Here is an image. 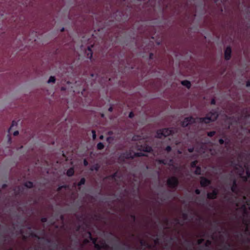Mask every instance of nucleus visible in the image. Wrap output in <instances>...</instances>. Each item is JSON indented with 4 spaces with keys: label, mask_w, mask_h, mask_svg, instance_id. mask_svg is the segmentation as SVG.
Segmentation results:
<instances>
[{
    "label": "nucleus",
    "mask_w": 250,
    "mask_h": 250,
    "mask_svg": "<svg viewBox=\"0 0 250 250\" xmlns=\"http://www.w3.org/2000/svg\"><path fill=\"white\" fill-rule=\"evenodd\" d=\"M218 112L215 110H212L208 113L205 117H200L198 118L199 123L209 124L210 122H214L218 117Z\"/></svg>",
    "instance_id": "f257e3e1"
},
{
    "label": "nucleus",
    "mask_w": 250,
    "mask_h": 250,
    "mask_svg": "<svg viewBox=\"0 0 250 250\" xmlns=\"http://www.w3.org/2000/svg\"><path fill=\"white\" fill-rule=\"evenodd\" d=\"M173 130L171 128H165L159 129L157 131L156 136L158 138H162V137H167L173 134Z\"/></svg>",
    "instance_id": "f03ea898"
},
{
    "label": "nucleus",
    "mask_w": 250,
    "mask_h": 250,
    "mask_svg": "<svg viewBox=\"0 0 250 250\" xmlns=\"http://www.w3.org/2000/svg\"><path fill=\"white\" fill-rule=\"evenodd\" d=\"M167 185L170 188L176 189L179 184L178 178L175 176H171L167 180Z\"/></svg>",
    "instance_id": "7ed1b4c3"
},
{
    "label": "nucleus",
    "mask_w": 250,
    "mask_h": 250,
    "mask_svg": "<svg viewBox=\"0 0 250 250\" xmlns=\"http://www.w3.org/2000/svg\"><path fill=\"white\" fill-rule=\"evenodd\" d=\"M134 153L131 151H126L122 153L119 157V160L122 162H124L126 159H133Z\"/></svg>",
    "instance_id": "20e7f679"
},
{
    "label": "nucleus",
    "mask_w": 250,
    "mask_h": 250,
    "mask_svg": "<svg viewBox=\"0 0 250 250\" xmlns=\"http://www.w3.org/2000/svg\"><path fill=\"white\" fill-rule=\"evenodd\" d=\"M196 123V119L192 116L185 118L181 122V126L183 127L188 126L189 125Z\"/></svg>",
    "instance_id": "39448f33"
},
{
    "label": "nucleus",
    "mask_w": 250,
    "mask_h": 250,
    "mask_svg": "<svg viewBox=\"0 0 250 250\" xmlns=\"http://www.w3.org/2000/svg\"><path fill=\"white\" fill-rule=\"evenodd\" d=\"M200 185L203 188L207 187L209 186L211 184V181L210 180L204 177L201 176L200 178Z\"/></svg>",
    "instance_id": "423d86ee"
},
{
    "label": "nucleus",
    "mask_w": 250,
    "mask_h": 250,
    "mask_svg": "<svg viewBox=\"0 0 250 250\" xmlns=\"http://www.w3.org/2000/svg\"><path fill=\"white\" fill-rule=\"evenodd\" d=\"M218 194V191L217 189L214 188L212 192H208L207 194V198L208 199H216Z\"/></svg>",
    "instance_id": "0eeeda50"
},
{
    "label": "nucleus",
    "mask_w": 250,
    "mask_h": 250,
    "mask_svg": "<svg viewBox=\"0 0 250 250\" xmlns=\"http://www.w3.org/2000/svg\"><path fill=\"white\" fill-rule=\"evenodd\" d=\"M94 247L97 250H101L102 249L108 250L109 249V247L104 242L102 241L101 244L100 245L98 243L94 244Z\"/></svg>",
    "instance_id": "6e6552de"
},
{
    "label": "nucleus",
    "mask_w": 250,
    "mask_h": 250,
    "mask_svg": "<svg viewBox=\"0 0 250 250\" xmlns=\"http://www.w3.org/2000/svg\"><path fill=\"white\" fill-rule=\"evenodd\" d=\"M231 48L230 46H227L224 52V57L226 61H229L230 59L231 56Z\"/></svg>",
    "instance_id": "1a4fd4ad"
},
{
    "label": "nucleus",
    "mask_w": 250,
    "mask_h": 250,
    "mask_svg": "<svg viewBox=\"0 0 250 250\" xmlns=\"http://www.w3.org/2000/svg\"><path fill=\"white\" fill-rule=\"evenodd\" d=\"M231 190L233 193L236 194L239 193L238 186L237 183V181L235 179H234L232 181V185L231 187Z\"/></svg>",
    "instance_id": "9d476101"
},
{
    "label": "nucleus",
    "mask_w": 250,
    "mask_h": 250,
    "mask_svg": "<svg viewBox=\"0 0 250 250\" xmlns=\"http://www.w3.org/2000/svg\"><path fill=\"white\" fill-rule=\"evenodd\" d=\"M92 47H93V45L88 46L87 47V50L86 52L87 58L90 60L92 59L93 56V53L91 49Z\"/></svg>",
    "instance_id": "9b49d317"
},
{
    "label": "nucleus",
    "mask_w": 250,
    "mask_h": 250,
    "mask_svg": "<svg viewBox=\"0 0 250 250\" xmlns=\"http://www.w3.org/2000/svg\"><path fill=\"white\" fill-rule=\"evenodd\" d=\"M181 84L186 86L187 88L189 89L191 87V84L190 81L188 80H184L181 81Z\"/></svg>",
    "instance_id": "f8f14e48"
},
{
    "label": "nucleus",
    "mask_w": 250,
    "mask_h": 250,
    "mask_svg": "<svg viewBox=\"0 0 250 250\" xmlns=\"http://www.w3.org/2000/svg\"><path fill=\"white\" fill-rule=\"evenodd\" d=\"M87 233L88 235V238L90 241H91L92 243L94 245L95 243H97V238H94L92 237L91 233L90 231H87Z\"/></svg>",
    "instance_id": "ddd939ff"
},
{
    "label": "nucleus",
    "mask_w": 250,
    "mask_h": 250,
    "mask_svg": "<svg viewBox=\"0 0 250 250\" xmlns=\"http://www.w3.org/2000/svg\"><path fill=\"white\" fill-rule=\"evenodd\" d=\"M74 169L73 167H70L66 171V175L69 177L72 176L74 175Z\"/></svg>",
    "instance_id": "4468645a"
},
{
    "label": "nucleus",
    "mask_w": 250,
    "mask_h": 250,
    "mask_svg": "<svg viewBox=\"0 0 250 250\" xmlns=\"http://www.w3.org/2000/svg\"><path fill=\"white\" fill-rule=\"evenodd\" d=\"M24 186L28 188H31L33 187V183L31 181H27L24 183Z\"/></svg>",
    "instance_id": "2eb2a0df"
},
{
    "label": "nucleus",
    "mask_w": 250,
    "mask_h": 250,
    "mask_svg": "<svg viewBox=\"0 0 250 250\" xmlns=\"http://www.w3.org/2000/svg\"><path fill=\"white\" fill-rule=\"evenodd\" d=\"M30 236L32 237L36 238L38 239H44V237L41 238V237H39L35 232H34L33 231H31V232L30 233Z\"/></svg>",
    "instance_id": "dca6fc26"
},
{
    "label": "nucleus",
    "mask_w": 250,
    "mask_h": 250,
    "mask_svg": "<svg viewBox=\"0 0 250 250\" xmlns=\"http://www.w3.org/2000/svg\"><path fill=\"white\" fill-rule=\"evenodd\" d=\"M100 168V166L98 164H96L93 166H92L90 168V170L91 171H94L95 170L96 171H98Z\"/></svg>",
    "instance_id": "f3484780"
},
{
    "label": "nucleus",
    "mask_w": 250,
    "mask_h": 250,
    "mask_svg": "<svg viewBox=\"0 0 250 250\" xmlns=\"http://www.w3.org/2000/svg\"><path fill=\"white\" fill-rule=\"evenodd\" d=\"M23 189L20 187H18L15 190L16 195H19L21 194L22 192Z\"/></svg>",
    "instance_id": "a211bd4d"
},
{
    "label": "nucleus",
    "mask_w": 250,
    "mask_h": 250,
    "mask_svg": "<svg viewBox=\"0 0 250 250\" xmlns=\"http://www.w3.org/2000/svg\"><path fill=\"white\" fill-rule=\"evenodd\" d=\"M118 177V172H116L113 174L110 175L107 177L108 179L114 180L116 181V178Z\"/></svg>",
    "instance_id": "6ab92c4d"
},
{
    "label": "nucleus",
    "mask_w": 250,
    "mask_h": 250,
    "mask_svg": "<svg viewBox=\"0 0 250 250\" xmlns=\"http://www.w3.org/2000/svg\"><path fill=\"white\" fill-rule=\"evenodd\" d=\"M113 249L115 250H125V247H121L119 245H115Z\"/></svg>",
    "instance_id": "aec40b11"
},
{
    "label": "nucleus",
    "mask_w": 250,
    "mask_h": 250,
    "mask_svg": "<svg viewBox=\"0 0 250 250\" xmlns=\"http://www.w3.org/2000/svg\"><path fill=\"white\" fill-rule=\"evenodd\" d=\"M196 169L194 171V173L196 175H201V167L199 166L196 167Z\"/></svg>",
    "instance_id": "412c9836"
},
{
    "label": "nucleus",
    "mask_w": 250,
    "mask_h": 250,
    "mask_svg": "<svg viewBox=\"0 0 250 250\" xmlns=\"http://www.w3.org/2000/svg\"><path fill=\"white\" fill-rule=\"evenodd\" d=\"M158 162L160 164H163L165 165H169V164L167 163V160H166V159H164L158 160Z\"/></svg>",
    "instance_id": "4be33fe9"
},
{
    "label": "nucleus",
    "mask_w": 250,
    "mask_h": 250,
    "mask_svg": "<svg viewBox=\"0 0 250 250\" xmlns=\"http://www.w3.org/2000/svg\"><path fill=\"white\" fill-rule=\"evenodd\" d=\"M104 146L103 143L100 142L97 145V148L98 150H102L104 149Z\"/></svg>",
    "instance_id": "5701e85b"
},
{
    "label": "nucleus",
    "mask_w": 250,
    "mask_h": 250,
    "mask_svg": "<svg viewBox=\"0 0 250 250\" xmlns=\"http://www.w3.org/2000/svg\"><path fill=\"white\" fill-rule=\"evenodd\" d=\"M140 244L142 246H146L149 248H150V246L147 242L145 241L144 240H141L140 241Z\"/></svg>",
    "instance_id": "b1692460"
},
{
    "label": "nucleus",
    "mask_w": 250,
    "mask_h": 250,
    "mask_svg": "<svg viewBox=\"0 0 250 250\" xmlns=\"http://www.w3.org/2000/svg\"><path fill=\"white\" fill-rule=\"evenodd\" d=\"M134 157H141V156H146L145 154L143 152H135L134 153Z\"/></svg>",
    "instance_id": "393cba45"
},
{
    "label": "nucleus",
    "mask_w": 250,
    "mask_h": 250,
    "mask_svg": "<svg viewBox=\"0 0 250 250\" xmlns=\"http://www.w3.org/2000/svg\"><path fill=\"white\" fill-rule=\"evenodd\" d=\"M143 150L145 152H150L152 150V148L149 146H146L143 148Z\"/></svg>",
    "instance_id": "a878e982"
},
{
    "label": "nucleus",
    "mask_w": 250,
    "mask_h": 250,
    "mask_svg": "<svg viewBox=\"0 0 250 250\" xmlns=\"http://www.w3.org/2000/svg\"><path fill=\"white\" fill-rule=\"evenodd\" d=\"M56 81V78L54 76H50L49 79H48L47 83H55Z\"/></svg>",
    "instance_id": "bb28decb"
},
{
    "label": "nucleus",
    "mask_w": 250,
    "mask_h": 250,
    "mask_svg": "<svg viewBox=\"0 0 250 250\" xmlns=\"http://www.w3.org/2000/svg\"><path fill=\"white\" fill-rule=\"evenodd\" d=\"M85 183V179L84 178H82L81 179L80 182L78 183V186H81L83 185H84Z\"/></svg>",
    "instance_id": "cd10ccee"
},
{
    "label": "nucleus",
    "mask_w": 250,
    "mask_h": 250,
    "mask_svg": "<svg viewBox=\"0 0 250 250\" xmlns=\"http://www.w3.org/2000/svg\"><path fill=\"white\" fill-rule=\"evenodd\" d=\"M17 123L15 121H13L12 122L11 125L10 126V128H9V130H8L9 132H10L12 128L14 126H17Z\"/></svg>",
    "instance_id": "c85d7f7f"
},
{
    "label": "nucleus",
    "mask_w": 250,
    "mask_h": 250,
    "mask_svg": "<svg viewBox=\"0 0 250 250\" xmlns=\"http://www.w3.org/2000/svg\"><path fill=\"white\" fill-rule=\"evenodd\" d=\"M198 163V161L197 160H195L192 161L190 164V166L192 168L196 167H197L196 165Z\"/></svg>",
    "instance_id": "c756f323"
},
{
    "label": "nucleus",
    "mask_w": 250,
    "mask_h": 250,
    "mask_svg": "<svg viewBox=\"0 0 250 250\" xmlns=\"http://www.w3.org/2000/svg\"><path fill=\"white\" fill-rule=\"evenodd\" d=\"M67 187V186L65 185H62V186H59L58 188H57V191H58V192H60L61 191V190L63 189V188H66Z\"/></svg>",
    "instance_id": "7c9ffc66"
},
{
    "label": "nucleus",
    "mask_w": 250,
    "mask_h": 250,
    "mask_svg": "<svg viewBox=\"0 0 250 250\" xmlns=\"http://www.w3.org/2000/svg\"><path fill=\"white\" fill-rule=\"evenodd\" d=\"M215 134H216V132L215 131H212L208 132L207 133V135L208 136L211 137H213L214 135H215Z\"/></svg>",
    "instance_id": "2f4dec72"
},
{
    "label": "nucleus",
    "mask_w": 250,
    "mask_h": 250,
    "mask_svg": "<svg viewBox=\"0 0 250 250\" xmlns=\"http://www.w3.org/2000/svg\"><path fill=\"white\" fill-rule=\"evenodd\" d=\"M129 216L133 222H135L136 221V217L134 214H131Z\"/></svg>",
    "instance_id": "473e14b6"
},
{
    "label": "nucleus",
    "mask_w": 250,
    "mask_h": 250,
    "mask_svg": "<svg viewBox=\"0 0 250 250\" xmlns=\"http://www.w3.org/2000/svg\"><path fill=\"white\" fill-rule=\"evenodd\" d=\"M92 138L93 140H95L96 138V131L94 130H92Z\"/></svg>",
    "instance_id": "72a5a7b5"
},
{
    "label": "nucleus",
    "mask_w": 250,
    "mask_h": 250,
    "mask_svg": "<svg viewBox=\"0 0 250 250\" xmlns=\"http://www.w3.org/2000/svg\"><path fill=\"white\" fill-rule=\"evenodd\" d=\"M241 208L244 210V213L247 214L248 213L246 205H244L242 206Z\"/></svg>",
    "instance_id": "f704fd0d"
},
{
    "label": "nucleus",
    "mask_w": 250,
    "mask_h": 250,
    "mask_svg": "<svg viewBox=\"0 0 250 250\" xmlns=\"http://www.w3.org/2000/svg\"><path fill=\"white\" fill-rule=\"evenodd\" d=\"M171 147L169 146H167L165 148V150L167 152H170L171 151Z\"/></svg>",
    "instance_id": "c9c22d12"
},
{
    "label": "nucleus",
    "mask_w": 250,
    "mask_h": 250,
    "mask_svg": "<svg viewBox=\"0 0 250 250\" xmlns=\"http://www.w3.org/2000/svg\"><path fill=\"white\" fill-rule=\"evenodd\" d=\"M182 216H183V218L184 220H187L188 219V213H183Z\"/></svg>",
    "instance_id": "e433bc0d"
},
{
    "label": "nucleus",
    "mask_w": 250,
    "mask_h": 250,
    "mask_svg": "<svg viewBox=\"0 0 250 250\" xmlns=\"http://www.w3.org/2000/svg\"><path fill=\"white\" fill-rule=\"evenodd\" d=\"M211 244V241L209 240H208L206 241V243H205V246L206 247H208Z\"/></svg>",
    "instance_id": "4c0bfd02"
},
{
    "label": "nucleus",
    "mask_w": 250,
    "mask_h": 250,
    "mask_svg": "<svg viewBox=\"0 0 250 250\" xmlns=\"http://www.w3.org/2000/svg\"><path fill=\"white\" fill-rule=\"evenodd\" d=\"M204 241V239L203 238L199 239L197 240V244L198 245H201V244H202L203 243Z\"/></svg>",
    "instance_id": "58836bf2"
},
{
    "label": "nucleus",
    "mask_w": 250,
    "mask_h": 250,
    "mask_svg": "<svg viewBox=\"0 0 250 250\" xmlns=\"http://www.w3.org/2000/svg\"><path fill=\"white\" fill-rule=\"evenodd\" d=\"M174 221H175V223H176V224L180 225H181V226H182V225H183V223H181V222H180V221L179 219H178V218H175V219H174Z\"/></svg>",
    "instance_id": "ea45409f"
},
{
    "label": "nucleus",
    "mask_w": 250,
    "mask_h": 250,
    "mask_svg": "<svg viewBox=\"0 0 250 250\" xmlns=\"http://www.w3.org/2000/svg\"><path fill=\"white\" fill-rule=\"evenodd\" d=\"M41 221L42 223H46L47 221V218L45 217H42Z\"/></svg>",
    "instance_id": "a19ab883"
},
{
    "label": "nucleus",
    "mask_w": 250,
    "mask_h": 250,
    "mask_svg": "<svg viewBox=\"0 0 250 250\" xmlns=\"http://www.w3.org/2000/svg\"><path fill=\"white\" fill-rule=\"evenodd\" d=\"M134 116V114L133 112H130L128 115L129 118H132Z\"/></svg>",
    "instance_id": "79ce46f5"
},
{
    "label": "nucleus",
    "mask_w": 250,
    "mask_h": 250,
    "mask_svg": "<svg viewBox=\"0 0 250 250\" xmlns=\"http://www.w3.org/2000/svg\"><path fill=\"white\" fill-rule=\"evenodd\" d=\"M123 245L124 246H126V248L128 250H129L131 249V247L129 245H127V244H126L125 243H123Z\"/></svg>",
    "instance_id": "37998d69"
},
{
    "label": "nucleus",
    "mask_w": 250,
    "mask_h": 250,
    "mask_svg": "<svg viewBox=\"0 0 250 250\" xmlns=\"http://www.w3.org/2000/svg\"><path fill=\"white\" fill-rule=\"evenodd\" d=\"M219 143L220 145H223L225 143V141L223 139H220L219 140Z\"/></svg>",
    "instance_id": "c03bdc74"
},
{
    "label": "nucleus",
    "mask_w": 250,
    "mask_h": 250,
    "mask_svg": "<svg viewBox=\"0 0 250 250\" xmlns=\"http://www.w3.org/2000/svg\"><path fill=\"white\" fill-rule=\"evenodd\" d=\"M195 194H197V195H199V194H200V193H201V191H200V189H196L195 190Z\"/></svg>",
    "instance_id": "a18cd8bd"
},
{
    "label": "nucleus",
    "mask_w": 250,
    "mask_h": 250,
    "mask_svg": "<svg viewBox=\"0 0 250 250\" xmlns=\"http://www.w3.org/2000/svg\"><path fill=\"white\" fill-rule=\"evenodd\" d=\"M89 241L90 240H89V238L88 239L86 238V239H84L83 243L84 244H87V243H88L89 242Z\"/></svg>",
    "instance_id": "49530a36"
},
{
    "label": "nucleus",
    "mask_w": 250,
    "mask_h": 250,
    "mask_svg": "<svg viewBox=\"0 0 250 250\" xmlns=\"http://www.w3.org/2000/svg\"><path fill=\"white\" fill-rule=\"evenodd\" d=\"M159 242V239L157 237L154 240V243L155 244H158Z\"/></svg>",
    "instance_id": "de8ad7c7"
},
{
    "label": "nucleus",
    "mask_w": 250,
    "mask_h": 250,
    "mask_svg": "<svg viewBox=\"0 0 250 250\" xmlns=\"http://www.w3.org/2000/svg\"><path fill=\"white\" fill-rule=\"evenodd\" d=\"M88 164L87 161L85 159L83 160V165L84 166H87Z\"/></svg>",
    "instance_id": "09e8293b"
},
{
    "label": "nucleus",
    "mask_w": 250,
    "mask_h": 250,
    "mask_svg": "<svg viewBox=\"0 0 250 250\" xmlns=\"http://www.w3.org/2000/svg\"><path fill=\"white\" fill-rule=\"evenodd\" d=\"M211 104H216V101L214 99H212L210 102Z\"/></svg>",
    "instance_id": "8fccbe9b"
},
{
    "label": "nucleus",
    "mask_w": 250,
    "mask_h": 250,
    "mask_svg": "<svg viewBox=\"0 0 250 250\" xmlns=\"http://www.w3.org/2000/svg\"><path fill=\"white\" fill-rule=\"evenodd\" d=\"M168 222H169L168 219L167 218H165V223L166 224V225H168Z\"/></svg>",
    "instance_id": "3c124183"
},
{
    "label": "nucleus",
    "mask_w": 250,
    "mask_h": 250,
    "mask_svg": "<svg viewBox=\"0 0 250 250\" xmlns=\"http://www.w3.org/2000/svg\"><path fill=\"white\" fill-rule=\"evenodd\" d=\"M60 220L63 221L64 219V217L63 215H61L60 216Z\"/></svg>",
    "instance_id": "603ef678"
},
{
    "label": "nucleus",
    "mask_w": 250,
    "mask_h": 250,
    "mask_svg": "<svg viewBox=\"0 0 250 250\" xmlns=\"http://www.w3.org/2000/svg\"><path fill=\"white\" fill-rule=\"evenodd\" d=\"M19 131L16 130L14 132L13 135H14V136H17L19 134Z\"/></svg>",
    "instance_id": "864d4df0"
},
{
    "label": "nucleus",
    "mask_w": 250,
    "mask_h": 250,
    "mask_svg": "<svg viewBox=\"0 0 250 250\" xmlns=\"http://www.w3.org/2000/svg\"><path fill=\"white\" fill-rule=\"evenodd\" d=\"M246 86L247 87H250V81H248L246 82Z\"/></svg>",
    "instance_id": "5fc2aeb1"
},
{
    "label": "nucleus",
    "mask_w": 250,
    "mask_h": 250,
    "mask_svg": "<svg viewBox=\"0 0 250 250\" xmlns=\"http://www.w3.org/2000/svg\"><path fill=\"white\" fill-rule=\"evenodd\" d=\"M193 150H194V149H193V147L189 148L188 149V151L189 152H190V153L192 152L193 151Z\"/></svg>",
    "instance_id": "6e6d98bb"
},
{
    "label": "nucleus",
    "mask_w": 250,
    "mask_h": 250,
    "mask_svg": "<svg viewBox=\"0 0 250 250\" xmlns=\"http://www.w3.org/2000/svg\"><path fill=\"white\" fill-rule=\"evenodd\" d=\"M115 239L117 241H118V242H119V241H120V238H119L118 237H117V236H115Z\"/></svg>",
    "instance_id": "4d7b16f0"
},
{
    "label": "nucleus",
    "mask_w": 250,
    "mask_h": 250,
    "mask_svg": "<svg viewBox=\"0 0 250 250\" xmlns=\"http://www.w3.org/2000/svg\"><path fill=\"white\" fill-rule=\"evenodd\" d=\"M153 56V54L152 53H150V54H149V58L150 59H152Z\"/></svg>",
    "instance_id": "13d9d810"
},
{
    "label": "nucleus",
    "mask_w": 250,
    "mask_h": 250,
    "mask_svg": "<svg viewBox=\"0 0 250 250\" xmlns=\"http://www.w3.org/2000/svg\"><path fill=\"white\" fill-rule=\"evenodd\" d=\"M53 246L54 248H57L58 246V245L57 244L54 243Z\"/></svg>",
    "instance_id": "bf43d9fd"
},
{
    "label": "nucleus",
    "mask_w": 250,
    "mask_h": 250,
    "mask_svg": "<svg viewBox=\"0 0 250 250\" xmlns=\"http://www.w3.org/2000/svg\"><path fill=\"white\" fill-rule=\"evenodd\" d=\"M229 247H230V245H228V246L227 247L225 246V247H224V248H225V249L229 250Z\"/></svg>",
    "instance_id": "052dcab7"
},
{
    "label": "nucleus",
    "mask_w": 250,
    "mask_h": 250,
    "mask_svg": "<svg viewBox=\"0 0 250 250\" xmlns=\"http://www.w3.org/2000/svg\"><path fill=\"white\" fill-rule=\"evenodd\" d=\"M108 110L110 112H112L113 110V108L112 107H110L108 109Z\"/></svg>",
    "instance_id": "680f3d73"
},
{
    "label": "nucleus",
    "mask_w": 250,
    "mask_h": 250,
    "mask_svg": "<svg viewBox=\"0 0 250 250\" xmlns=\"http://www.w3.org/2000/svg\"><path fill=\"white\" fill-rule=\"evenodd\" d=\"M6 187H7V185H6V184H3V185H2V188H6Z\"/></svg>",
    "instance_id": "e2e57ef3"
},
{
    "label": "nucleus",
    "mask_w": 250,
    "mask_h": 250,
    "mask_svg": "<svg viewBox=\"0 0 250 250\" xmlns=\"http://www.w3.org/2000/svg\"><path fill=\"white\" fill-rule=\"evenodd\" d=\"M103 139H104V136H103V135H101V136H100V139H101V140H103Z\"/></svg>",
    "instance_id": "0e129e2a"
},
{
    "label": "nucleus",
    "mask_w": 250,
    "mask_h": 250,
    "mask_svg": "<svg viewBox=\"0 0 250 250\" xmlns=\"http://www.w3.org/2000/svg\"><path fill=\"white\" fill-rule=\"evenodd\" d=\"M243 179H244V180L245 181H246L247 180L248 177H244Z\"/></svg>",
    "instance_id": "69168bd1"
},
{
    "label": "nucleus",
    "mask_w": 250,
    "mask_h": 250,
    "mask_svg": "<svg viewBox=\"0 0 250 250\" xmlns=\"http://www.w3.org/2000/svg\"><path fill=\"white\" fill-rule=\"evenodd\" d=\"M80 226H79L77 227L76 230H77V231H79V230H80Z\"/></svg>",
    "instance_id": "338daca9"
},
{
    "label": "nucleus",
    "mask_w": 250,
    "mask_h": 250,
    "mask_svg": "<svg viewBox=\"0 0 250 250\" xmlns=\"http://www.w3.org/2000/svg\"><path fill=\"white\" fill-rule=\"evenodd\" d=\"M247 174L248 175V177H249L250 176V173L249 171L247 172Z\"/></svg>",
    "instance_id": "774afa93"
}]
</instances>
